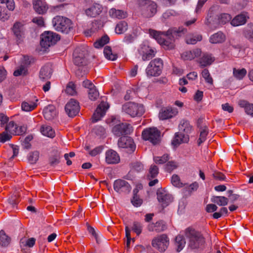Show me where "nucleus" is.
Segmentation results:
<instances>
[{
  "label": "nucleus",
  "mask_w": 253,
  "mask_h": 253,
  "mask_svg": "<svg viewBox=\"0 0 253 253\" xmlns=\"http://www.w3.org/2000/svg\"><path fill=\"white\" fill-rule=\"evenodd\" d=\"M186 32L187 30L183 27H179L178 29L170 28L166 32L149 30L150 36L155 39L166 49L173 48L175 39L184 35Z\"/></svg>",
  "instance_id": "1"
},
{
  "label": "nucleus",
  "mask_w": 253,
  "mask_h": 253,
  "mask_svg": "<svg viewBox=\"0 0 253 253\" xmlns=\"http://www.w3.org/2000/svg\"><path fill=\"white\" fill-rule=\"evenodd\" d=\"M184 235L188 240V247L191 249H197L200 248L205 242L201 232L191 227L185 229Z\"/></svg>",
  "instance_id": "2"
},
{
  "label": "nucleus",
  "mask_w": 253,
  "mask_h": 253,
  "mask_svg": "<svg viewBox=\"0 0 253 253\" xmlns=\"http://www.w3.org/2000/svg\"><path fill=\"white\" fill-rule=\"evenodd\" d=\"M52 24L55 30L65 34H68L73 28L70 19L65 17L57 16L52 20Z\"/></svg>",
  "instance_id": "3"
},
{
  "label": "nucleus",
  "mask_w": 253,
  "mask_h": 253,
  "mask_svg": "<svg viewBox=\"0 0 253 253\" xmlns=\"http://www.w3.org/2000/svg\"><path fill=\"white\" fill-rule=\"evenodd\" d=\"M122 111L133 118L141 116L145 112L143 105L131 102L124 104L122 106Z\"/></svg>",
  "instance_id": "4"
},
{
  "label": "nucleus",
  "mask_w": 253,
  "mask_h": 253,
  "mask_svg": "<svg viewBox=\"0 0 253 253\" xmlns=\"http://www.w3.org/2000/svg\"><path fill=\"white\" fill-rule=\"evenodd\" d=\"M163 62L160 58H155L150 62L146 69V73L148 77H157L162 73Z\"/></svg>",
  "instance_id": "5"
},
{
  "label": "nucleus",
  "mask_w": 253,
  "mask_h": 253,
  "mask_svg": "<svg viewBox=\"0 0 253 253\" xmlns=\"http://www.w3.org/2000/svg\"><path fill=\"white\" fill-rule=\"evenodd\" d=\"M142 14L145 17L153 16L157 12V4L149 0H141L139 2Z\"/></svg>",
  "instance_id": "6"
},
{
  "label": "nucleus",
  "mask_w": 253,
  "mask_h": 253,
  "mask_svg": "<svg viewBox=\"0 0 253 253\" xmlns=\"http://www.w3.org/2000/svg\"><path fill=\"white\" fill-rule=\"evenodd\" d=\"M169 238L168 236L163 234L157 236L152 240V246L160 252L164 253L169 245Z\"/></svg>",
  "instance_id": "7"
},
{
  "label": "nucleus",
  "mask_w": 253,
  "mask_h": 253,
  "mask_svg": "<svg viewBox=\"0 0 253 253\" xmlns=\"http://www.w3.org/2000/svg\"><path fill=\"white\" fill-rule=\"evenodd\" d=\"M160 131L157 128L149 127L143 130L142 137L144 140H148L155 145L160 141Z\"/></svg>",
  "instance_id": "8"
},
{
  "label": "nucleus",
  "mask_w": 253,
  "mask_h": 253,
  "mask_svg": "<svg viewBox=\"0 0 253 253\" xmlns=\"http://www.w3.org/2000/svg\"><path fill=\"white\" fill-rule=\"evenodd\" d=\"M59 39L60 37L56 33L45 31L41 35V45L46 48L56 43Z\"/></svg>",
  "instance_id": "9"
},
{
  "label": "nucleus",
  "mask_w": 253,
  "mask_h": 253,
  "mask_svg": "<svg viewBox=\"0 0 253 253\" xmlns=\"http://www.w3.org/2000/svg\"><path fill=\"white\" fill-rule=\"evenodd\" d=\"M156 52L154 48L145 43H142L137 49V56L138 58L141 57L143 61H146L154 57Z\"/></svg>",
  "instance_id": "10"
},
{
  "label": "nucleus",
  "mask_w": 253,
  "mask_h": 253,
  "mask_svg": "<svg viewBox=\"0 0 253 253\" xmlns=\"http://www.w3.org/2000/svg\"><path fill=\"white\" fill-rule=\"evenodd\" d=\"M133 127L130 124L122 123L113 126L112 131L115 135L119 137L125 136L126 135L129 134L133 131Z\"/></svg>",
  "instance_id": "11"
},
{
  "label": "nucleus",
  "mask_w": 253,
  "mask_h": 253,
  "mask_svg": "<svg viewBox=\"0 0 253 253\" xmlns=\"http://www.w3.org/2000/svg\"><path fill=\"white\" fill-rule=\"evenodd\" d=\"M65 110L67 114L70 117H74L79 112L80 106L79 103L74 99H71L66 104Z\"/></svg>",
  "instance_id": "12"
},
{
  "label": "nucleus",
  "mask_w": 253,
  "mask_h": 253,
  "mask_svg": "<svg viewBox=\"0 0 253 253\" xmlns=\"http://www.w3.org/2000/svg\"><path fill=\"white\" fill-rule=\"evenodd\" d=\"M12 31L16 38L17 42H21L25 38V29L24 25L20 22H16L12 28Z\"/></svg>",
  "instance_id": "13"
},
{
  "label": "nucleus",
  "mask_w": 253,
  "mask_h": 253,
  "mask_svg": "<svg viewBox=\"0 0 253 253\" xmlns=\"http://www.w3.org/2000/svg\"><path fill=\"white\" fill-rule=\"evenodd\" d=\"M109 107V106L107 103L105 102H101L93 115L92 122L96 123L100 120L105 115Z\"/></svg>",
  "instance_id": "14"
},
{
  "label": "nucleus",
  "mask_w": 253,
  "mask_h": 253,
  "mask_svg": "<svg viewBox=\"0 0 253 253\" xmlns=\"http://www.w3.org/2000/svg\"><path fill=\"white\" fill-rule=\"evenodd\" d=\"M114 189L118 193H128L130 191L131 186L127 181L117 179L114 181Z\"/></svg>",
  "instance_id": "15"
},
{
  "label": "nucleus",
  "mask_w": 253,
  "mask_h": 253,
  "mask_svg": "<svg viewBox=\"0 0 253 253\" xmlns=\"http://www.w3.org/2000/svg\"><path fill=\"white\" fill-rule=\"evenodd\" d=\"M178 113L177 109L168 107L161 110L159 112V117L161 120H165L176 116Z\"/></svg>",
  "instance_id": "16"
},
{
  "label": "nucleus",
  "mask_w": 253,
  "mask_h": 253,
  "mask_svg": "<svg viewBox=\"0 0 253 253\" xmlns=\"http://www.w3.org/2000/svg\"><path fill=\"white\" fill-rule=\"evenodd\" d=\"M118 145L120 148H129L132 152L135 149V145L133 139L130 137H121L118 140Z\"/></svg>",
  "instance_id": "17"
},
{
  "label": "nucleus",
  "mask_w": 253,
  "mask_h": 253,
  "mask_svg": "<svg viewBox=\"0 0 253 253\" xmlns=\"http://www.w3.org/2000/svg\"><path fill=\"white\" fill-rule=\"evenodd\" d=\"M250 18L249 14L246 12H243L236 15L230 22L232 26L234 27L245 25Z\"/></svg>",
  "instance_id": "18"
},
{
  "label": "nucleus",
  "mask_w": 253,
  "mask_h": 253,
  "mask_svg": "<svg viewBox=\"0 0 253 253\" xmlns=\"http://www.w3.org/2000/svg\"><path fill=\"white\" fill-rule=\"evenodd\" d=\"M157 195L159 202L161 203L164 206H167L172 201V198L171 195L164 189L158 190Z\"/></svg>",
  "instance_id": "19"
},
{
  "label": "nucleus",
  "mask_w": 253,
  "mask_h": 253,
  "mask_svg": "<svg viewBox=\"0 0 253 253\" xmlns=\"http://www.w3.org/2000/svg\"><path fill=\"white\" fill-rule=\"evenodd\" d=\"M43 115L46 120L50 121L56 117L57 111L54 105H48L43 109Z\"/></svg>",
  "instance_id": "20"
},
{
  "label": "nucleus",
  "mask_w": 253,
  "mask_h": 253,
  "mask_svg": "<svg viewBox=\"0 0 253 253\" xmlns=\"http://www.w3.org/2000/svg\"><path fill=\"white\" fill-rule=\"evenodd\" d=\"M147 228L150 232L155 231L159 233L167 229V226L163 220H159L155 223H149Z\"/></svg>",
  "instance_id": "21"
},
{
  "label": "nucleus",
  "mask_w": 253,
  "mask_h": 253,
  "mask_svg": "<svg viewBox=\"0 0 253 253\" xmlns=\"http://www.w3.org/2000/svg\"><path fill=\"white\" fill-rule=\"evenodd\" d=\"M105 161L108 164H118L120 161V156L116 151L109 150L105 153Z\"/></svg>",
  "instance_id": "22"
},
{
  "label": "nucleus",
  "mask_w": 253,
  "mask_h": 253,
  "mask_svg": "<svg viewBox=\"0 0 253 253\" xmlns=\"http://www.w3.org/2000/svg\"><path fill=\"white\" fill-rule=\"evenodd\" d=\"M215 59L212 54L208 53H204L202 56L199 59L198 63L202 68L210 66L214 61Z\"/></svg>",
  "instance_id": "23"
},
{
  "label": "nucleus",
  "mask_w": 253,
  "mask_h": 253,
  "mask_svg": "<svg viewBox=\"0 0 253 253\" xmlns=\"http://www.w3.org/2000/svg\"><path fill=\"white\" fill-rule=\"evenodd\" d=\"M33 7L35 11L39 14H43L47 10V6L44 0H33Z\"/></svg>",
  "instance_id": "24"
},
{
  "label": "nucleus",
  "mask_w": 253,
  "mask_h": 253,
  "mask_svg": "<svg viewBox=\"0 0 253 253\" xmlns=\"http://www.w3.org/2000/svg\"><path fill=\"white\" fill-rule=\"evenodd\" d=\"M179 132L189 136L193 130V127L190 122L186 120H182L180 121L178 126Z\"/></svg>",
  "instance_id": "25"
},
{
  "label": "nucleus",
  "mask_w": 253,
  "mask_h": 253,
  "mask_svg": "<svg viewBox=\"0 0 253 253\" xmlns=\"http://www.w3.org/2000/svg\"><path fill=\"white\" fill-rule=\"evenodd\" d=\"M24 64L21 65L13 73V75L15 77L19 76L26 75L27 73V65H29L30 61L27 56L24 57Z\"/></svg>",
  "instance_id": "26"
},
{
  "label": "nucleus",
  "mask_w": 253,
  "mask_h": 253,
  "mask_svg": "<svg viewBox=\"0 0 253 253\" xmlns=\"http://www.w3.org/2000/svg\"><path fill=\"white\" fill-rule=\"evenodd\" d=\"M202 51L201 49L196 48L192 50L186 51L183 52L181 57L184 60H191L196 57H198L201 55Z\"/></svg>",
  "instance_id": "27"
},
{
  "label": "nucleus",
  "mask_w": 253,
  "mask_h": 253,
  "mask_svg": "<svg viewBox=\"0 0 253 253\" xmlns=\"http://www.w3.org/2000/svg\"><path fill=\"white\" fill-rule=\"evenodd\" d=\"M102 10V6L95 3L85 10L86 14L91 17H95L101 13Z\"/></svg>",
  "instance_id": "28"
},
{
  "label": "nucleus",
  "mask_w": 253,
  "mask_h": 253,
  "mask_svg": "<svg viewBox=\"0 0 253 253\" xmlns=\"http://www.w3.org/2000/svg\"><path fill=\"white\" fill-rule=\"evenodd\" d=\"M189 136L179 132L175 133L174 137L172 141V144L177 146L182 143H187L189 141Z\"/></svg>",
  "instance_id": "29"
},
{
  "label": "nucleus",
  "mask_w": 253,
  "mask_h": 253,
  "mask_svg": "<svg viewBox=\"0 0 253 253\" xmlns=\"http://www.w3.org/2000/svg\"><path fill=\"white\" fill-rule=\"evenodd\" d=\"M52 69L51 66L47 64L43 66L40 72V78L42 81H45L50 78L52 75Z\"/></svg>",
  "instance_id": "30"
},
{
  "label": "nucleus",
  "mask_w": 253,
  "mask_h": 253,
  "mask_svg": "<svg viewBox=\"0 0 253 253\" xmlns=\"http://www.w3.org/2000/svg\"><path fill=\"white\" fill-rule=\"evenodd\" d=\"M109 15L112 18L124 19L127 16V12L122 10L111 8L109 11Z\"/></svg>",
  "instance_id": "31"
},
{
  "label": "nucleus",
  "mask_w": 253,
  "mask_h": 253,
  "mask_svg": "<svg viewBox=\"0 0 253 253\" xmlns=\"http://www.w3.org/2000/svg\"><path fill=\"white\" fill-rule=\"evenodd\" d=\"M239 106L244 108L245 111L248 115L253 117V104L250 103L246 100H241L238 102Z\"/></svg>",
  "instance_id": "32"
},
{
  "label": "nucleus",
  "mask_w": 253,
  "mask_h": 253,
  "mask_svg": "<svg viewBox=\"0 0 253 253\" xmlns=\"http://www.w3.org/2000/svg\"><path fill=\"white\" fill-rule=\"evenodd\" d=\"M226 39L225 36L221 32H218L210 37V42L213 44L220 43L224 42Z\"/></svg>",
  "instance_id": "33"
},
{
  "label": "nucleus",
  "mask_w": 253,
  "mask_h": 253,
  "mask_svg": "<svg viewBox=\"0 0 253 253\" xmlns=\"http://www.w3.org/2000/svg\"><path fill=\"white\" fill-rule=\"evenodd\" d=\"M202 40V36L199 34H189L186 36V42L187 44H195L197 42Z\"/></svg>",
  "instance_id": "34"
},
{
  "label": "nucleus",
  "mask_w": 253,
  "mask_h": 253,
  "mask_svg": "<svg viewBox=\"0 0 253 253\" xmlns=\"http://www.w3.org/2000/svg\"><path fill=\"white\" fill-rule=\"evenodd\" d=\"M11 241V238L4 232V230L0 231V246L2 247H7Z\"/></svg>",
  "instance_id": "35"
},
{
  "label": "nucleus",
  "mask_w": 253,
  "mask_h": 253,
  "mask_svg": "<svg viewBox=\"0 0 253 253\" xmlns=\"http://www.w3.org/2000/svg\"><path fill=\"white\" fill-rule=\"evenodd\" d=\"M186 241L181 235H178L175 239V246L178 252H180L185 247Z\"/></svg>",
  "instance_id": "36"
},
{
  "label": "nucleus",
  "mask_w": 253,
  "mask_h": 253,
  "mask_svg": "<svg viewBox=\"0 0 253 253\" xmlns=\"http://www.w3.org/2000/svg\"><path fill=\"white\" fill-rule=\"evenodd\" d=\"M41 132L44 136L48 137L53 138L55 136V132L51 126L46 125L42 126L41 127Z\"/></svg>",
  "instance_id": "37"
},
{
  "label": "nucleus",
  "mask_w": 253,
  "mask_h": 253,
  "mask_svg": "<svg viewBox=\"0 0 253 253\" xmlns=\"http://www.w3.org/2000/svg\"><path fill=\"white\" fill-rule=\"evenodd\" d=\"M228 199L224 196H212L211 198V201L215 203L219 206H225L228 203Z\"/></svg>",
  "instance_id": "38"
},
{
  "label": "nucleus",
  "mask_w": 253,
  "mask_h": 253,
  "mask_svg": "<svg viewBox=\"0 0 253 253\" xmlns=\"http://www.w3.org/2000/svg\"><path fill=\"white\" fill-rule=\"evenodd\" d=\"M200 137L198 140V145H200L203 142H204L206 140L207 136L209 133L208 128L207 126H201L200 128Z\"/></svg>",
  "instance_id": "39"
},
{
  "label": "nucleus",
  "mask_w": 253,
  "mask_h": 253,
  "mask_svg": "<svg viewBox=\"0 0 253 253\" xmlns=\"http://www.w3.org/2000/svg\"><path fill=\"white\" fill-rule=\"evenodd\" d=\"M37 104L32 101H24L21 104V108L23 111L30 112L36 108Z\"/></svg>",
  "instance_id": "40"
},
{
  "label": "nucleus",
  "mask_w": 253,
  "mask_h": 253,
  "mask_svg": "<svg viewBox=\"0 0 253 253\" xmlns=\"http://www.w3.org/2000/svg\"><path fill=\"white\" fill-rule=\"evenodd\" d=\"M77 50L73 53L74 63L78 66L84 65L85 63V60L84 56L82 54L77 55Z\"/></svg>",
  "instance_id": "41"
},
{
  "label": "nucleus",
  "mask_w": 253,
  "mask_h": 253,
  "mask_svg": "<svg viewBox=\"0 0 253 253\" xmlns=\"http://www.w3.org/2000/svg\"><path fill=\"white\" fill-rule=\"evenodd\" d=\"M127 29V24L124 21H120L115 28V32L118 34H122Z\"/></svg>",
  "instance_id": "42"
},
{
  "label": "nucleus",
  "mask_w": 253,
  "mask_h": 253,
  "mask_svg": "<svg viewBox=\"0 0 253 253\" xmlns=\"http://www.w3.org/2000/svg\"><path fill=\"white\" fill-rule=\"evenodd\" d=\"M233 74L235 78L238 80H242L247 74V70L245 68L236 69L234 68L233 70Z\"/></svg>",
  "instance_id": "43"
},
{
  "label": "nucleus",
  "mask_w": 253,
  "mask_h": 253,
  "mask_svg": "<svg viewBox=\"0 0 253 253\" xmlns=\"http://www.w3.org/2000/svg\"><path fill=\"white\" fill-rule=\"evenodd\" d=\"M104 54L106 58L111 60H115L117 58V54L112 53V49L109 46L104 47Z\"/></svg>",
  "instance_id": "44"
},
{
  "label": "nucleus",
  "mask_w": 253,
  "mask_h": 253,
  "mask_svg": "<svg viewBox=\"0 0 253 253\" xmlns=\"http://www.w3.org/2000/svg\"><path fill=\"white\" fill-rule=\"evenodd\" d=\"M109 42V38L108 36H104L100 39L94 43V46L96 48H99L103 46Z\"/></svg>",
  "instance_id": "45"
},
{
  "label": "nucleus",
  "mask_w": 253,
  "mask_h": 253,
  "mask_svg": "<svg viewBox=\"0 0 253 253\" xmlns=\"http://www.w3.org/2000/svg\"><path fill=\"white\" fill-rule=\"evenodd\" d=\"M159 173V169L157 166L155 165L151 166L149 173L147 175V178L149 180L155 178Z\"/></svg>",
  "instance_id": "46"
},
{
  "label": "nucleus",
  "mask_w": 253,
  "mask_h": 253,
  "mask_svg": "<svg viewBox=\"0 0 253 253\" xmlns=\"http://www.w3.org/2000/svg\"><path fill=\"white\" fill-rule=\"evenodd\" d=\"M132 230L135 232L137 236L139 235L143 229L142 224L138 221H134L131 227Z\"/></svg>",
  "instance_id": "47"
},
{
  "label": "nucleus",
  "mask_w": 253,
  "mask_h": 253,
  "mask_svg": "<svg viewBox=\"0 0 253 253\" xmlns=\"http://www.w3.org/2000/svg\"><path fill=\"white\" fill-rule=\"evenodd\" d=\"M39 157V152L34 151L30 153L28 155V160L29 162L31 164H34L38 160Z\"/></svg>",
  "instance_id": "48"
},
{
  "label": "nucleus",
  "mask_w": 253,
  "mask_h": 253,
  "mask_svg": "<svg viewBox=\"0 0 253 253\" xmlns=\"http://www.w3.org/2000/svg\"><path fill=\"white\" fill-rule=\"evenodd\" d=\"M18 127L16 125L13 121H11L8 124H6L5 127V130L7 132L10 133H17V130Z\"/></svg>",
  "instance_id": "49"
},
{
  "label": "nucleus",
  "mask_w": 253,
  "mask_h": 253,
  "mask_svg": "<svg viewBox=\"0 0 253 253\" xmlns=\"http://www.w3.org/2000/svg\"><path fill=\"white\" fill-rule=\"evenodd\" d=\"M143 165L140 162H135L131 164V170L132 171L140 172L143 170Z\"/></svg>",
  "instance_id": "50"
},
{
  "label": "nucleus",
  "mask_w": 253,
  "mask_h": 253,
  "mask_svg": "<svg viewBox=\"0 0 253 253\" xmlns=\"http://www.w3.org/2000/svg\"><path fill=\"white\" fill-rule=\"evenodd\" d=\"M202 76L205 80L206 83L210 84H213V80L211 77L209 70L207 69H204L202 72Z\"/></svg>",
  "instance_id": "51"
},
{
  "label": "nucleus",
  "mask_w": 253,
  "mask_h": 253,
  "mask_svg": "<svg viewBox=\"0 0 253 253\" xmlns=\"http://www.w3.org/2000/svg\"><path fill=\"white\" fill-rule=\"evenodd\" d=\"M88 93L89 98L92 101L95 100L99 96V93L95 86L94 87L90 88V89L88 90Z\"/></svg>",
  "instance_id": "52"
},
{
  "label": "nucleus",
  "mask_w": 253,
  "mask_h": 253,
  "mask_svg": "<svg viewBox=\"0 0 253 253\" xmlns=\"http://www.w3.org/2000/svg\"><path fill=\"white\" fill-rule=\"evenodd\" d=\"M66 92L71 95H74L76 94V85L73 82H70L67 85Z\"/></svg>",
  "instance_id": "53"
},
{
  "label": "nucleus",
  "mask_w": 253,
  "mask_h": 253,
  "mask_svg": "<svg viewBox=\"0 0 253 253\" xmlns=\"http://www.w3.org/2000/svg\"><path fill=\"white\" fill-rule=\"evenodd\" d=\"M36 242V239L34 238H31L27 240L26 243L23 241V239H22L20 242V245L21 247L27 246L28 247L31 248L34 246Z\"/></svg>",
  "instance_id": "54"
},
{
  "label": "nucleus",
  "mask_w": 253,
  "mask_h": 253,
  "mask_svg": "<svg viewBox=\"0 0 253 253\" xmlns=\"http://www.w3.org/2000/svg\"><path fill=\"white\" fill-rule=\"evenodd\" d=\"M169 159L168 154H164L162 157L156 156L154 157V161L156 164H163L166 163Z\"/></svg>",
  "instance_id": "55"
},
{
  "label": "nucleus",
  "mask_w": 253,
  "mask_h": 253,
  "mask_svg": "<svg viewBox=\"0 0 253 253\" xmlns=\"http://www.w3.org/2000/svg\"><path fill=\"white\" fill-rule=\"evenodd\" d=\"M231 16L228 13H222L221 14L219 17V22L222 24H226V23L230 21L231 20Z\"/></svg>",
  "instance_id": "56"
},
{
  "label": "nucleus",
  "mask_w": 253,
  "mask_h": 253,
  "mask_svg": "<svg viewBox=\"0 0 253 253\" xmlns=\"http://www.w3.org/2000/svg\"><path fill=\"white\" fill-rule=\"evenodd\" d=\"M33 136L29 135L27 136L22 142V146L25 149H28L31 148V145L30 142L33 139Z\"/></svg>",
  "instance_id": "57"
},
{
  "label": "nucleus",
  "mask_w": 253,
  "mask_h": 253,
  "mask_svg": "<svg viewBox=\"0 0 253 253\" xmlns=\"http://www.w3.org/2000/svg\"><path fill=\"white\" fill-rule=\"evenodd\" d=\"M93 131L94 133L98 136H102L105 133V129L104 128L100 126H95L93 129Z\"/></svg>",
  "instance_id": "58"
},
{
  "label": "nucleus",
  "mask_w": 253,
  "mask_h": 253,
  "mask_svg": "<svg viewBox=\"0 0 253 253\" xmlns=\"http://www.w3.org/2000/svg\"><path fill=\"white\" fill-rule=\"evenodd\" d=\"M171 183L175 187H180L182 186V183L180 181V178L177 175L174 174L171 177Z\"/></svg>",
  "instance_id": "59"
},
{
  "label": "nucleus",
  "mask_w": 253,
  "mask_h": 253,
  "mask_svg": "<svg viewBox=\"0 0 253 253\" xmlns=\"http://www.w3.org/2000/svg\"><path fill=\"white\" fill-rule=\"evenodd\" d=\"M177 14V13L173 10H168L163 13L162 17L166 20L169 19L171 16H175Z\"/></svg>",
  "instance_id": "60"
},
{
  "label": "nucleus",
  "mask_w": 253,
  "mask_h": 253,
  "mask_svg": "<svg viewBox=\"0 0 253 253\" xmlns=\"http://www.w3.org/2000/svg\"><path fill=\"white\" fill-rule=\"evenodd\" d=\"M177 167V164L174 161L169 162L165 166V169L167 171H170L176 169Z\"/></svg>",
  "instance_id": "61"
},
{
  "label": "nucleus",
  "mask_w": 253,
  "mask_h": 253,
  "mask_svg": "<svg viewBox=\"0 0 253 253\" xmlns=\"http://www.w3.org/2000/svg\"><path fill=\"white\" fill-rule=\"evenodd\" d=\"M11 138V135L7 133V132L4 131L0 134V142L4 143L9 140Z\"/></svg>",
  "instance_id": "62"
},
{
  "label": "nucleus",
  "mask_w": 253,
  "mask_h": 253,
  "mask_svg": "<svg viewBox=\"0 0 253 253\" xmlns=\"http://www.w3.org/2000/svg\"><path fill=\"white\" fill-rule=\"evenodd\" d=\"M131 203L133 206L138 207L141 206L142 203V200L138 196H133L131 200Z\"/></svg>",
  "instance_id": "63"
},
{
  "label": "nucleus",
  "mask_w": 253,
  "mask_h": 253,
  "mask_svg": "<svg viewBox=\"0 0 253 253\" xmlns=\"http://www.w3.org/2000/svg\"><path fill=\"white\" fill-rule=\"evenodd\" d=\"M243 34L246 39L250 42H253V30H245Z\"/></svg>",
  "instance_id": "64"
}]
</instances>
